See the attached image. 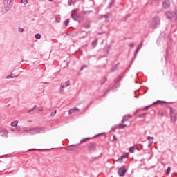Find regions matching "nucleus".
I'll list each match as a JSON object with an SVG mask.
<instances>
[{"mask_svg":"<svg viewBox=\"0 0 177 177\" xmlns=\"http://www.w3.org/2000/svg\"><path fill=\"white\" fill-rule=\"evenodd\" d=\"M142 46H140V47L138 48V49L141 47Z\"/></svg>","mask_w":177,"mask_h":177,"instance_id":"obj_39","label":"nucleus"},{"mask_svg":"<svg viewBox=\"0 0 177 177\" xmlns=\"http://www.w3.org/2000/svg\"><path fill=\"white\" fill-rule=\"evenodd\" d=\"M24 132L30 135H38V133H44L45 129L41 127H30L29 129H24Z\"/></svg>","mask_w":177,"mask_h":177,"instance_id":"obj_1","label":"nucleus"},{"mask_svg":"<svg viewBox=\"0 0 177 177\" xmlns=\"http://www.w3.org/2000/svg\"><path fill=\"white\" fill-rule=\"evenodd\" d=\"M61 88H62L61 92H63V88H64V84L63 83L61 84Z\"/></svg>","mask_w":177,"mask_h":177,"instance_id":"obj_24","label":"nucleus"},{"mask_svg":"<svg viewBox=\"0 0 177 177\" xmlns=\"http://www.w3.org/2000/svg\"><path fill=\"white\" fill-rule=\"evenodd\" d=\"M22 1V3H24V5H27V3H28V0H21Z\"/></svg>","mask_w":177,"mask_h":177,"instance_id":"obj_20","label":"nucleus"},{"mask_svg":"<svg viewBox=\"0 0 177 177\" xmlns=\"http://www.w3.org/2000/svg\"><path fill=\"white\" fill-rule=\"evenodd\" d=\"M35 38H36V39H41V35L37 34V35H35Z\"/></svg>","mask_w":177,"mask_h":177,"instance_id":"obj_19","label":"nucleus"},{"mask_svg":"<svg viewBox=\"0 0 177 177\" xmlns=\"http://www.w3.org/2000/svg\"><path fill=\"white\" fill-rule=\"evenodd\" d=\"M19 32H23V31H24V29L19 28Z\"/></svg>","mask_w":177,"mask_h":177,"instance_id":"obj_29","label":"nucleus"},{"mask_svg":"<svg viewBox=\"0 0 177 177\" xmlns=\"http://www.w3.org/2000/svg\"><path fill=\"white\" fill-rule=\"evenodd\" d=\"M19 75L16 74L14 75L13 73H11L10 75L7 76V78H16V77H18Z\"/></svg>","mask_w":177,"mask_h":177,"instance_id":"obj_11","label":"nucleus"},{"mask_svg":"<svg viewBox=\"0 0 177 177\" xmlns=\"http://www.w3.org/2000/svg\"><path fill=\"white\" fill-rule=\"evenodd\" d=\"M129 118H131V116H129V115L124 116L122 120V124H124V122L128 121V120H129Z\"/></svg>","mask_w":177,"mask_h":177,"instance_id":"obj_10","label":"nucleus"},{"mask_svg":"<svg viewBox=\"0 0 177 177\" xmlns=\"http://www.w3.org/2000/svg\"><path fill=\"white\" fill-rule=\"evenodd\" d=\"M162 6L163 8H165V9H168V8H169L170 6L169 1H164L162 3Z\"/></svg>","mask_w":177,"mask_h":177,"instance_id":"obj_8","label":"nucleus"},{"mask_svg":"<svg viewBox=\"0 0 177 177\" xmlns=\"http://www.w3.org/2000/svg\"><path fill=\"white\" fill-rule=\"evenodd\" d=\"M113 140H115H115H117V138L115 137V136H113Z\"/></svg>","mask_w":177,"mask_h":177,"instance_id":"obj_32","label":"nucleus"},{"mask_svg":"<svg viewBox=\"0 0 177 177\" xmlns=\"http://www.w3.org/2000/svg\"><path fill=\"white\" fill-rule=\"evenodd\" d=\"M56 20L57 23H60V17H57Z\"/></svg>","mask_w":177,"mask_h":177,"instance_id":"obj_30","label":"nucleus"},{"mask_svg":"<svg viewBox=\"0 0 177 177\" xmlns=\"http://www.w3.org/2000/svg\"><path fill=\"white\" fill-rule=\"evenodd\" d=\"M38 110L39 111H44V107H42V106L38 107Z\"/></svg>","mask_w":177,"mask_h":177,"instance_id":"obj_25","label":"nucleus"},{"mask_svg":"<svg viewBox=\"0 0 177 177\" xmlns=\"http://www.w3.org/2000/svg\"><path fill=\"white\" fill-rule=\"evenodd\" d=\"M35 109H37V106H35V107L33 109H32L31 110L28 111V113H31V111H32V110H35Z\"/></svg>","mask_w":177,"mask_h":177,"instance_id":"obj_28","label":"nucleus"},{"mask_svg":"<svg viewBox=\"0 0 177 177\" xmlns=\"http://www.w3.org/2000/svg\"><path fill=\"white\" fill-rule=\"evenodd\" d=\"M71 2H72V0H69L68 1V5L71 6Z\"/></svg>","mask_w":177,"mask_h":177,"instance_id":"obj_31","label":"nucleus"},{"mask_svg":"<svg viewBox=\"0 0 177 177\" xmlns=\"http://www.w3.org/2000/svg\"><path fill=\"white\" fill-rule=\"evenodd\" d=\"M145 115H146V114L144 113V114L141 115L140 117H145Z\"/></svg>","mask_w":177,"mask_h":177,"instance_id":"obj_34","label":"nucleus"},{"mask_svg":"<svg viewBox=\"0 0 177 177\" xmlns=\"http://www.w3.org/2000/svg\"><path fill=\"white\" fill-rule=\"evenodd\" d=\"M129 151L130 153H135V147H130Z\"/></svg>","mask_w":177,"mask_h":177,"instance_id":"obj_16","label":"nucleus"},{"mask_svg":"<svg viewBox=\"0 0 177 177\" xmlns=\"http://www.w3.org/2000/svg\"><path fill=\"white\" fill-rule=\"evenodd\" d=\"M65 85H66V86H70V82L66 81V82H65Z\"/></svg>","mask_w":177,"mask_h":177,"instance_id":"obj_23","label":"nucleus"},{"mask_svg":"<svg viewBox=\"0 0 177 177\" xmlns=\"http://www.w3.org/2000/svg\"><path fill=\"white\" fill-rule=\"evenodd\" d=\"M86 28H89V25L86 27Z\"/></svg>","mask_w":177,"mask_h":177,"instance_id":"obj_37","label":"nucleus"},{"mask_svg":"<svg viewBox=\"0 0 177 177\" xmlns=\"http://www.w3.org/2000/svg\"><path fill=\"white\" fill-rule=\"evenodd\" d=\"M77 12H78V10H73L71 14V17H73V19H74V20H78V15H77Z\"/></svg>","mask_w":177,"mask_h":177,"instance_id":"obj_5","label":"nucleus"},{"mask_svg":"<svg viewBox=\"0 0 177 177\" xmlns=\"http://www.w3.org/2000/svg\"><path fill=\"white\" fill-rule=\"evenodd\" d=\"M150 106H147L145 108H144V110H147Z\"/></svg>","mask_w":177,"mask_h":177,"instance_id":"obj_33","label":"nucleus"},{"mask_svg":"<svg viewBox=\"0 0 177 177\" xmlns=\"http://www.w3.org/2000/svg\"><path fill=\"white\" fill-rule=\"evenodd\" d=\"M127 169H124L123 167H122L121 168L119 169L118 170V174L120 176H124V175H125V174H127Z\"/></svg>","mask_w":177,"mask_h":177,"instance_id":"obj_4","label":"nucleus"},{"mask_svg":"<svg viewBox=\"0 0 177 177\" xmlns=\"http://www.w3.org/2000/svg\"><path fill=\"white\" fill-rule=\"evenodd\" d=\"M166 16L168 17V19H176L177 11H176L174 13L171 12H167L166 13Z\"/></svg>","mask_w":177,"mask_h":177,"instance_id":"obj_3","label":"nucleus"},{"mask_svg":"<svg viewBox=\"0 0 177 177\" xmlns=\"http://www.w3.org/2000/svg\"><path fill=\"white\" fill-rule=\"evenodd\" d=\"M129 46H130V48H133V46H135V44H133V43H130V44H129Z\"/></svg>","mask_w":177,"mask_h":177,"instance_id":"obj_22","label":"nucleus"},{"mask_svg":"<svg viewBox=\"0 0 177 177\" xmlns=\"http://www.w3.org/2000/svg\"><path fill=\"white\" fill-rule=\"evenodd\" d=\"M148 140H153V139H154V137H150V136H148L147 138Z\"/></svg>","mask_w":177,"mask_h":177,"instance_id":"obj_27","label":"nucleus"},{"mask_svg":"<svg viewBox=\"0 0 177 177\" xmlns=\"http://www.w3.org/2000/svg\"><path fill=\"white\" fill-rule=\"evenodd\" d=\"M153 23H155L156 24H158L160 23V19L159 18H155L153 19Z\"/></svg>","mask_w":177,"mask_h":177,"instance_id":"obj_15","label":"nucleus"},{"mask_svg":"<svg viewBox=\"0 0 177 177\" xmlns=\"http://www.w3.org/2000/svg\"><path fill=\"white\" fill-rule=\"evenodd\" d=\"M170 172H171V167H168L166 172L167 175H169Z\"/></svg>","mask_w":177,"mask_h":177,"instance_id":"obj_18","label":"nucleus"},{"mask_svg":"<svg viewBox=\"0 0 177 177\" xmlns=\"http://www.w3.org/2000/svg\"><path fill=\"white\" fill-rule=\"evenodd\" d=\"M90 139H92V138H82L80 141V145H82V143H85V142H88V140H90Z\"/></svg>","mask_w":177,"mask_h":177,"instance_id":"obj_9","label":"nucleus"},{"mask_svg":"<svg viewBox=\"0 0 177 177\" xmlns=\"http://www.w3.org/2000/svg\"><path fill=\"white\" fill-rule=\"evenodd\" d=\"M79 111H80V109L75 107V108L69 109L68 113H69V115H71L73 113H78Z\"/></svg>","mask_w":177,"mask_h":177,"instance_id":"obj_6","label":"nucleus"},{"mask_svg":"<svg viewBox=\"0 0 177 177\" xmlns=\"http://www.w3.org/2000/svg\"><path fill=\"white\" fill-rule=\"evenodd\" d=\"M127 157H128V153H124V155H122L121 156L120 159H118V161H121V160H122L123 158H127Z\"/></svg>","mask_w":177,"mask_h":177,"instance_id":"obj_13","label":"nucleus"},{"mask_svg":"<svg viewBox=\"0 0 177 177\" xmlns=\"http://www.w3.org/2000/svg\"><path fill=\"white\" fill-rule=\"evenodd\" d=\"M170 110V117H171V121L174 124L176 122V115H177V111L176 109H174L172 108H169Z\"/></svg>","mask_w":177,"mask_h":177,"instance_id":"obj_2","label":"nucleus"},{"mask_svg":"<svg viewBox=\"0 0 177 177\" xmlns=\"http://www.w3.org/2000/svg\"><path fill=\"white\" fill-rule=\"evenodd\" d=\"M157 103H165V101H157L156 102L153 103V104H156Z\"/></svg>","mask_w":177,"mask_h":177,"instance_id":"obj_26","label":"nucleus"},{"mask_svg":"<svg viewBox=\"0 0 177 177\" xmlns=\"http://www.w3.org/2000/svg\"><path fill=\"white\" fill-rule=\"evenodd\" d=\"M68 23H70V19H68L66 21H65L64 22V24H65V26H67V24H68Z\"/></svg>","mask_w":177,"mask_h":177,"instance_id":"obj_21","label":"nucleus"},{"mask_svg":"<svg viewBox=\"0 0 177 177\" xmlns=\"http://www.w3.org/2000/svg\"><path fill=\"white\" fill-rule=\"evenodd\" d=\"M88 149L91 151H93L96 150V145H95V143H90L88 145Z\"/></svg>","mask_w":177,"mask_h":177,"instance_id":"obj_7","label":"nucleus"},{"mask_svg":"<svg viewBox=\"0 0 177 177\" xmlns=\"http://www.w3.org/2000/svg\"><path fill=\"white\" fill-rule=\"evenodd\" d=\"M77 145H71V147H76Z\"/></svg>","mask_w":177,"mask_h":177,"instance_id":"obj_36","label":"nucleus"},{"mask_svg":"<svg viewBox=\"0 0 177 177\" xmlns=\"http://www.w3.org/2000/svg\"><path fill=\"white\" fill-rule=\"evenodd\" d=\"M57 112V111L55 110L54 111H53L51 113V117H55V115H56V113Z\"/></svg>","mask_w":177,"mask_h":177,"instance_id":"obj_17","label":"nucleus"},{"mask_svg":"<svg viewBox=\"0 0 177 177\" xmlns=\"http://www.w3.org/2000/svg\"><path fill=\"white\" fill-rule=\"evenodd\" d=\"M18 124H19V120H15L11 122L12 127H17Z\"/></svg>","mask_w":177,"mask_h":177,"instance_id":"obj_12","label":"nucleus"},{"mask_svg":"<svg viewBox=\"0 0 177 177\" xmlns=\"http://www.w3.org/2000/svg\"><path fill=\"white\" fill-rule=\"evenodd\" d=\"M84 68H81L80 70H83Z\"/></svg>","mask_w":177,"mask_h":177,"instance_id":"obj_38","label":"nucleus"},{"mask_svg":"<svg viewBox=\"0 0 177 177\" xmlns=\"http://www.w3.org/2000/svg\"><path fill=\"white\" fill-rule=\"evenodd\" d=\"M102 135H103V133L98 134V135H97V136H102Z\"/></svg>","mask_w":177,"mask_h":177,"instance_id":"obj_35","label":"nucleus"},{"mask_svg":"<svg viewBox=\"0 0 177 177\" xmlns=\"http://www.w3.org/2000/svg\"><path fill=\"white\" fill-rule=\"evenodd\" d=\"M118 127L120 129H124V128H127V124H119Z\"/></svg>","mask_w":177,"mask_h":177,"instance_id":"obj_14","label":"nucleus"}]
</instances>
